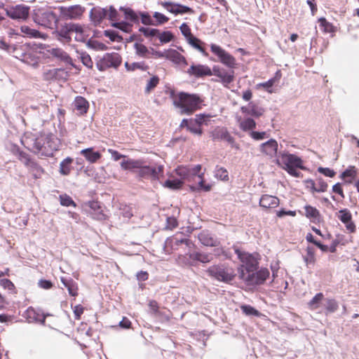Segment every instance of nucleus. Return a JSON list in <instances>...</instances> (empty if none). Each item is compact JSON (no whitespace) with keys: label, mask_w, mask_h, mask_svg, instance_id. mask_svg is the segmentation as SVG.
<instances>
[{"label":"nucleus","mask_w":359,"mask_h":359,"mask_svg":"<svg viewBox=\"0 0 359 359\" xmlns=\"http://www.w3.org/2000/svg\"><path fill=\"white\" fill-rule=\"evenodd\" d=\"M61 16L65 19L76 20L83 15L85 8L80 5H74L69 7H59Z\"/></svg>","instance_id":"obj_12"},{"label":"nucleus","mask_w":359,"mask_h":359,"mask_svg":"<svg viewBox=\"0 0 359 359\" xmlns=\"http://www.w3.org/2000/svg\"><path fill=\"white\" fill-rule=\"evenodd\" d=\"M27 315L28 318L30 319V320L41 322L42 323H45L46 317L44 316L37 314L36 313V311L32 308H29L27 310Z\"/></svg>","instance_id":"obj_45"},{"label":"nucleus","mask_w":359,"mask_h":359,"mask_svg":"<svg viewBox=\"0 0 359 359\" xmlns=\"http://www.w3.org/2000/svg\"><path fill=\"white\" fill-rule=\"evenodd\" d=\"M89 207L91 210L90 215L93 219L99 221H104L108 218L107 215L104 212V210L99 202L91 201L89 203Z\"/></svg>","instance_id":"obj_20"},{"label":"nucleus","mask_w":359,"mask_h":359,"mask_svg":"<svg viewBox=\"0 0 359 359\" xmlns=\"http://www.w3.org/2000/svg\"><path fill=\"white\" fill-rule=\"evenodd\" d=\"M74 109L79 115H84L88 112L89 103L87 100L81 96H77L74 101Z\"/></svg>","instance_id":"obj_24"},{"label":"nucleus","mask_w":359,"mask_h":359,"mask_svg":"<svg viewBox=\"0 0 359 359\" xmlns=\"http://www.w3.org/2000/svg\"><path fill=\"white\" fill-rule=\"evenodd\" d=\"M15 154L18 156L19 161H20L26 167H28L31 163L34 161L28 154L19 149H16Z\"/></svg>","instance_id":"obj_39"},{"label":"nucleus","mask_w":359,"mask_h":359,"mask_svg":"<svg viewBox=\"0 0 359 359\" xmlns=\"http://www.w3.org/2000/svg\"><path fill=\"white\" fill-rule=\"evenodd\" d=\"M276 163L293 177H299L300 172L297 169L304 168L301 158L285 151L278 154L276 158Z\"/></svg>","instance_id":"obj_3"},{"label":"nucleus","mask_w":359,"mask_h":359,"mask_svg":"<svg viewBox=\"0 0 359 359\" xmlns=\"http://www.w3.org/2000/svg\"><path fill=\"white\" fill-rule=\"evenodd\" d=\"M22 35L24 37L34 38V39H45V34L41 33L39 31L32 29L28 25H22L20 27Z\"/></svg>","instance_id":"obj_27"},{"label":"nucleus","mask_w":359,"mask_h":359,"mask_svg":"<svg viewBox=\"0 0 359 359\" xmlns=\"http://www.w3.org/2000/svg\"><path fill=\"white\" fill-rule=\"evenodd\" d=\"M306 254L304 257V262L307 265L314 264L316 262L315 250L313 247L308 246L306 248Z\"/></svg>","instance_id":"obj_46"},{"label":"nucleus","mask_w":359,"mask_h":359,"mask_svg":"<svg viewBox=\"0 0 359 359\" xmlns=\"http://www.w3.org/2000/svg\"><path fill=\"white\" fill-rule=\"evenodd\" d=\"M121 63V57L117 53H106L99 60L96 66L100 71H104L110 67H118Z\"/></svg>","instance_id":"obj_10"},{"label":"nucleus","mask_w":359,"mask_h":359,"mask_svg":"<svg viewBox=\"0 0 359 359\" xmlns=\"http://www.w3.org/2000/svg\"><path fill=\"white\" fill-rule=\"evenodd\" d=\"M325 307L327 313H331L335 312L339 309V304L334 299H327Z\"/></svg>","instance_id":"obj_48"},{"label":"nucleus","mask_w":359,"mask_h":359,"mask_svg":"<svg viewBox=\"0 0 359 359\" xmlns=\"http://www.w3.org/2000/svg\"><path fill=\"white\" fill-rule=\"evenodd\" d=\"M139 31L142 33L146 37L154 36L159 34V30L157 29L149 28V27H140Z\"/></svg>","instance_id":"obj_56"},{"label":"nucleus","mask_w":359,"mask_h":359,"mask_svg":"<svg viewBox=\"0 0 359 359\" xmlns=\"http://www.w3.org/2000/svg\"><path fill=\"white\" fill-rule=\"evenodd\" d=\"M60 280L65 287L67 289L69 295L74 297L78 296L79 286L78 284L72 278L61 277Z\"/></svg>","instance_id":"obj_25"},{"label":"nucleus","mask_w":359,"mask_h":359,"mask_svg":"<svg viewBox=\"0 0 359 359\" xmlns=\"http://www.w3.org/2000/svg\"><path fill=\"white\" fill-rule=\"evenodd\" d=\"M239 128L243 131H252L256 128V122L251 118H239Z\"/></svg>","instance_id":"obj_34"},{"label":"nucleus","mask_w":359,"mask_h":359,"mask_svg":"<svg viewBox=\"0 0 359 359\" xmlns=\"http://www.w3.org/2000/svg\"><path fill=\"white\" fill-rule=\"evenodd\" d=\"M319 27L322 32L324 34H330L334 35L337 32V27H335L332 22H330L324 17H321L318 19Z\"/></svg>","instance_id":"obj_26"},{"label":"nucleus","mask_w":359,"mask_h":359,"mask_svg":"<svg viewBox=\"0 0 359 359\" xmlns=\"http://www.w3.org/2000/svg\"><path fill=\"white\" fill-rule=\"evenodd\" d=\"M6 15L13 20H25L29 17V8L27 6L19 4L5 8Z\"/></svg>","instance_id":"obj_11"},{"label":"nucleus","mask_w":359,"mask_h":359,"mask_svg":"<svg viewBox=\"0 0 359 359\" xmlns=\"http://www.w3.org/2000/svg\"><path fill=\"white\" fill-rule=\"evenodd\" d=\"M125 66L128 70L130 71H133L137 69H140L142 70H147L148 69V66L146 65L144 62H133L132 64L126 62Z\"/></svg>","instance_id":"obj_55"},{"label":"nucleus","mask_w":359,"mask_h":359,"mask_svg":"<svg viewBox=\"0 0 359 359\" xmlns=\"http://www.w3.org/2000/svg\"><path fill=\"white\" fill-rule=\"evenodd\" d=\"M183 183L182 180H168L165 182L164 186L171 189H179L182 187Z\"/></svg>","instance_id":"obj_50"},{"label":"nucleus","mask_w":359,"mask_h":359,"mask_svg":"<svg viewBox=\"0 0 359 359\" xmlns=\"http://www.w3.org/2000/svg\"><path fill=\"white\" fill-rule=\"evenodd\" d=\"M25 147L41 156H53L55 151L60 149V140L53 134H41L39 136L32 133H25L22 138Z\"/></svg>","instance_id":"obj_1"},{"label":"nucleus","mask_w":359,"mask_h":359,"mask_svg":"<svg viewBox=\"0 0 359 359\" xmlns=\"http://www.w3.org/2000/svg\"><path fill=\"white\" fill-rule=\"evenodd\" d=\"M158 38L159 39L161 43H166L171 41L174 36L172 33L170 31H165L163 32H160L157 34Z\"/></svg>","instance_id":"obj_52"},{"label":"nucleus","mask_w":359,"mask_h":359,"mask_svg":"<svg viewBox=\"0 0 359 359\" xmlns=\"http://www.w3.org/2000/svg\"><path fill=\"white\" fill-rule=\"evenodd\" d=\"M159 81L160 79L158 76L155 75L151 77L147 82L144 93L149 94L158 85Z\"/></svg>","instance_id":"obj_42"},{"label":"nucleus","mask_w":359,"mask_h":359,"mask_svg":"<svg viewBox=\"0 0 359 359\" xmlns=\"http://www.w3.org/2000/svg\"><path fill=\"white\" fill-rule=\"evenodd\" d=\"M323 299L324 295L322 292L316 294L308 303L309 308L312 311L318 309L320 304Z\"/></svg>","instance_id":"obj_38"},{"label":"nucleus","mask_w":359,"mask_h":359,"mask_svg":"<svg viewBox=\"0 0 359 359\" xmlns=\"http://www.w3.org/2000/svg\"><path fill=\"white\" fill-rule=\"evenodd\" d=\"M198 177L200 180L198 183V189L203 190L204 191H210L212 189V185L205 183L204 173H200V175H198Z\"/></svg>","instance_id":"obj_54"},{"label":"nucleus","mask_w":359,"mask_h":359,"mask_svg":"<svg viewBox=\"0 0 359 359\" xmlns=\"http://www.w3.org/2000/svg\"><path fill=\"white\" fill-rule=\"evenodd\" d=\"M242 311L246 315H252L257 316L259 313L257 310H256L254 307L250 305H243L241 306Z\"/></svg>","instance_id":"obj_61"},{"label":"nucleus","mask_w":359,"mask_h":359,"mask_svg":"<svg viewBox=\"0 0 359 359\" xmlns=\"http://www.w3.org/2000/svg\"><path fill=\"white\" fill-rule=\"evenodd\" d=\"M357 176V170L355 166H349L346 170L341 174V178L345 181L346 183L351 184L353 180Z\"/></svg>","instance_id":"obj_35"},{"label":"nucleus","mask_w":359,"mask_h":359,"mask_svg":"<svg viewBox=\"0 0 359 359\" xmlns=\"http://www.w3.org/2000/svg\"><path fill=\"white\" fill-rule=\"evenodd\" d=\"M190 259L192 261L191 264L197 261L202 263H208L212 260V256L209 254L202 253L199 252H194L189 255Z\"/></svg>","instance_id":"obj_31"},{"label":"nucleus","mask_w":359,"mask_h":359,"mask_svg":"<svg viewBox=\"0 0 359 359\" xmlns=\"http://www.w3.org/2000/svg\"><path fill=\"white\" fill-rule=\"evenodd\" d=\"M59 199H60V204L62 206H66V207H69V206L76 207V203L67 194L60 195Z\"/></svg>","instance_id":"obj_53"},{"label":"nucleus","mask_w":359,"mask_h":359,"mask_svg":"<svg viewBox=\"0 0 359 359\" xmlns=\"http://www.w3.org/2000/svg\"><path fill=\"white\" fill-rule=\"evenodd\" d=\"M27 168L29 172L35 179H40L45 172L44 169L35 161L31 163V164Z\"/></svg>","instance_id":"obj_32"},{"label":"nucleus","mask_w":359,"mask_h":359,"mask_svg":"<svg viewBox=\"0 0 359 359\" xmlns=\"http://www.w3.org/2000/svg\"><path fill=\"white\" fill-rule=\"evenodd\" d=\"M198 238L201 241V242L205 245H207V246L215 245V240L207 233H200Z\"/></svg>","instance_id":"obj_51"},{"label":"nucleus","mask_w":359,"mask_h":359,"mask_svg":"<svg viewBox=\"0 0 359 359\" xmlns=\"http://www.w3.org/2000/svg\"><path fill=\"white\" fill-rule=\"evenodd\" d=\"M175 174L180 177V180H190L191 177V168L188 166L185 165H179L175 170Z\"/></svg>","instance_id":"obj_36"},{"label":"nucleus","mask_w":359,"mask_h":359,"mask_svg":"<svg viewBox=\"0 0 359 359\" xmlns=\"http://www.w3.org/2000/svg\"><path fill=\"white\" fill-rule=\"evenodd\" d=\"M259 206L266 212H271L280 205V199L276 196L269 194H263L259 198Z\"/></svg>","instance_id":"obj_14"},{"label":"nucleus","mask_w":359,"mask_h":359,"mask_svg":"<svg viewBox=\"0 0 359 359\" xmlns=\"http://www.w3.org/2000/svg\"><path fill=\"white\" fill-rule=\"evenodd\" d=\"M0 285L5 290L9 291L13 294H17V290L13 282L8 278H3L0 280Z\"/></svg>","instance_id":"obj_44"},{"label":"nucleus","mask_w":359,"mask_h":359,"mask_svg":"<svg viewBox=\"0 0 359 359\" xmlns=\"http://www.w3.org/2000/svg\"><path fill=\"white\" fill-rule=\"evenodd\" d=\"M270 272L268 269L262 268L255 273L248 275L244 280L250 285H257L263 284L269 277Z\"/></svg>","instance_id":"obj_13"},{"label":"nucleus","mask_w":359,"mask_h":359,"mask_svg":"<svg viewBox=\"0 0 359 359\" xmlns=\"http://www.w3.org/2000/svg\"><path fill=\"white\" fill-rule=\"evenodd\" d=\"M210 50L214 55L218 57L221 63L230 69L236 68L237 63L236 58L221 46L212 43L210 45Z\"/></svg>","instance_id":"obj_8"},{"label":"nucleus","mask_w":359,"mask_h":359,"mask_svg":"<svg viewBox=\"0 0 359 359\" xmlns=\"http://www.w3.org/2000/svg\"><path fill=\"white\" fill-rule=\"evenodd\" d=\"M81 154L90 163H96L102 156L100 152L94 151L93 148H87L81 150Z\"/></svg>","instance_id":"obj_30"},{"label":"nucleus","mask_w":359,"mask_h":359,"mask_svg":"<svg viewBox=\"0 0 359 359\" xmlns=\"http://www.w3.org/2000/svg\"><path fill=\"white\" fill-rule=\"evenodd\" d=\"M241 109L243 113L255 118L262 116L265 111L264 108L259 107L252 102L249 103L248 107H242Z\"/></svg>","instance_id":"obj_23"},{"label":"nucleus","mask_w":359,"mask_h":359,"mask_svg":"<svg viewBox=\"0 0 359 359\" xmlns=\"http://www.w3.org/2000/svg\"><path fill=\"white\" fill-rule=\"evenodd\" d=\"M171 98L173 105L182 114L191 115L201 109L203 97L198 94L186 92L172 93Z\"/></svg>","instance_id":"obj_2"},{"label":"nucleus","mask_w":359,"mask_h":359,"mask_svg":"<svg viewBox=\"0 0 359 359\" xmlns=\"http://www.w3.org/2000/svg\"><path fill=\"white\" fill-rule=\"evenodd\" d=\"M180 29L187 41L188 40V39H190L194 36L191 33V28L185 22L181 25V26L180 27Z\"/></svg>","instance_id":"obj_57"},{"label":"nucleus","mask_w":359,"mask_h":359,"mask_svg":"<svg viewBox=\"0 0 359 359\" xmlns=\"http://www.w3.org/2000/svg\"><path fill=\"white\" fill-rule=\"evenodd\" d=\"M210 118L209 115H205L203 114H200L196 115V117L194 120V125H198V127H201V126L205 123L208 119Z\"/></svg>","instance_id":"obj_62"},{"label":"nucleus","mask_w":359,"mask_h":359,"mask_svg":"<svg viewBox=\"0 0 359 359\" xmlns=\"http://www.w3.org/2000/svg\"><path fill=\"white\" fill-rule=\"evenodd\" d=\"M304 212L299 211V212L308 218L313 223L319 222L321 219V214L320 211L315 207L311 205H306L304 207Z\"/></svg>","instance_id":"obj_19"},{"label":"nucleus","mask_w":359,"mask_h":359,"mask_svg":"<svg viewBox=\"0 0 359 359\" xmlns=\"http://www.w3.org/2000/svg\"><path fill=\"white\" fill-rule=\"evenodd\" d=\"M282 77V73L280 70H278L274 76L269 80H268L266 82L260 83L257 85V88H263L269 93H274V90H273L272 87L274 84L279 82Z\"/></svg>","instance_id":"obj_21"},{"label":"nucleus","mask_w":359,"mask_h":359,"mask_svg":"<svg viewBox=\"0 0 359 359\" xmlns=\"http://www.w3.org/2000/svg\"><path fill=\"white\" fill-rule=\"evenodd\" d=\"M278 147V144L277 141L273 139H271L260 145V151L264 155L270 158L273 157L277 158Z\"/></svg>","instance_id":"obj_18"},{"label":"nucleus","mask_w":359,"mask_h":359,"mask_svg":"<svg viewBox=\"0 0 359 359\" xmlns=\"http://www.w3.org/2000/svg\"><path fill=\"white\" fill-rule=\"evenodd\" d=\"M161 5L168 11L175 15L184 13L193 14L194 13V11L190 7L170 1L161 2Z\"/></svg>","instance_id":"obj_15"},{"label":"nucleus","mask_w":359,"mask_h":359,"mask_svg":"<svg viewBox=\"0 0 359 359\" xmlns=\"http://www.w3.org/2000/svg\"><path fill=\"white\" fill-rule=\"evenodd\" d=\"M73 311L74 314V318L77 320H81V315L84 312V307L81 304L76 305L73 309Z\"/></svg>","instance_id":"obj_64"},{"label":"nucleus","mask_w":359,"mask_h":359,"mask_svg":"<svg viewBox=\"0 0 359 359\" xmlns=\"http://www.w3.org/2000/svg\"><path fill=\"white\" fill-rule=\"evenodd\" d=\"M163 165L153 164L151 165H146L142 159L138 170L135 171L137 176L142 180H158L159 177L163 173Z\"/></svg>","instance_id":"obj_6"},{"label":"nucleus","mask_w":359,"mask_h":359,"mask_svg":"<svg viewBox=\"0 0 359 359\" xmlns=\"http://www.w3.org/2000/svg\"><path fill=\"white\" fill-rule=\"evenodd\" d=\"M142 159L128 158L121 162V167L124 170H130L135 172L138 170Z\"/></svg>","instance_id":"obj_29"},{"label":"nucleus","mask_w":359,"mask_h":359,"mask_svg":"<svg viewBox=\"0 0 359 359\" xmlns=\"http://www.w3.org/2000/svg\"><path fill=\"white\" fill-rule=\"evenodd\" d=\"M90 17L95 22L100 23L107 17V9L100 7H94L90 11Z\"/></svg>","instance_id":"obj_28"},{"label":"nucleus","mask_w":359,"mask_h":359,"mask_svg":"<svg viewBox=\"0 0 359 359\" xmlns=\"http://www.w3.org/2000/svg\"><path fill=\"white\" fill-rule=\"evenodd\" d=\"M215 176L217 179L227 182L229 180V172L227 170L223 167L216 166L215 170Z\"/></svg>","instance_id":"obj_43"},{"label":"nucleus","mask_w":359,"mask_h":359,"mask_svg":"<svg viewBox=\"0 0 359 359\" xmlns=\"http://www.w3.org/2000/svg\"><path fill=\"white\" fill-rule=\"evenodd\" d=\"M32 18L37 25L51 29L56 27L58 22V18L54 12L43 8L35 9Z\"/></svg>","instance_id":"obj_5"},{"label":"nucleus","mask_w":359,"mask_h":359,"mask_svg":"<svg viewBox=\"0 0 359 359\" xmlns=\"http://www.w3.org/2000/svg\"><path fill=\"white\" fill-rule=\"evenodd\" d=\"M73 158L71 157H67L60 164V173L62 175H68L70 174L73 163Z\"/></svg>","instance_id":"obj_37"},{"label":"nucleus","mask_w":359,"mask_h":359,"mask_svg":"<svg viewBox=\"0 0 359 359\" xmlns=\"http://www.w3.org/2000/svg\"><path fill=\"white\" fill-rule=\"evenodd\" d=\"M212 75H214L217 78L215 81L220 82L226 88H229L230 83H231L235 79V72L233 69L226 70L219 66H214L212 69Z\"/></svg>","instance_id":"obj_9"},{"label":"nucleus","mask_w":359,"mask_h":359,"mask_svg":"<svg viewBox=\"0 0 359 359\" xmlns=\"http://www.w3.org/2000/svg\"><path fill=\"white\" fill-rule=\"evenodd\" d=\"M107 18L113 22H116L118 20V13L114 6H109V9L107 10Z\"/></svg>","instance_id":"obj_60"},{"label":"nucleus","mask_w":359,"mask_h":359,"mask_svg":"<svg viewBox=\"0 0 359 359\" xmlns=\"http://www.w3.org/2000/svg\"><path fill=\"white\" fill-rule=\"evenodd\" d=\"M206 273L211 278L223 283H230L236 277L234 269L228 264H219L210 266Z\"/></svg>","instance_id":"obj_4"},{"label":"nucleus","mask_w":359,"mask_h":359,"mask_svg":"<svg viewBox=\"0 0 359 359\" xmlns=\"http://www.w3.org/2000/svg\"><path fill=\"white\" fill-rule=\"evenodd\" d=\"M165 58L172 61L176 65H187L186 58L180 53L175 49L166 50Z\"/></svg>","instance_id":"obj_22"},{"label":"nucleus","mask_w":359,"mask_h":359,"mask_svg":"<svg viewBox=\"0 0 359 359\" xmlns=\"http://www.w3.org/2000/svg\"><path fill=\"white\" fill-rule=\"evenodd\" d=\"M15 154L18 156L19 161H20L26 167H28L31 163L34 161L28 154L19 149H16Z\"/></svg>","instance_id":"obj_40"},{"label":"nucleus","mask_w":359,"mask_h":359,"mask_svg":"<svg viewBox=\"0 0 359 359\" xmlns=\"http://www.w3.org/2000/svg\"><path fill=\"white\" fill-rule=\"evenodd\" d=\"M81 60L82 63L88 68L92 69L93 66V62L90 56L86 53H82L81 54Z\"/></svg>","instance_id":"obj_59"},{"label":"nucleus","mask_w":359,"mask_h":359,"mask_svg":"<svg viewBox=\"0 0 359 359\" xmlns=\"http://www.w3.org/2000/svg\"><path fill=\"white\" fill-rule=\"evenodd\" d=\"M57 35L61 38L65 39L67 42L70 41L72 37L71 30L69 29V25L67 24L62 27L59 31H57Z\"/></svg>","instance_id":"obj_47"},{"label":"nucleus","mask_w":359,"mask_h":359,"mask_svg":"<svg viewBox=\"0 0 359 359\" xmlns=\"http://www.w3.org/2000/svg\"><path fill=\"white\" fill-rule=\"evenodd\" d=\"M121 10L124 11L126 19L134 22L137 20V15L132 9L121 8Z\"/></svg>","instance_id":"obj_63"},{"label":"nucleus","mask_w":359,"mask_h":359,"mask_svg":"<svg viewBox=\"0 0 359 359\" xmlns=\"http://www.w3.org/2000/svg\"><path fill=\"white\" fill-rule=\"evenodd\" d=\"M50 53L53 56L65 62H69L71 60L69 55L61 48H53Z\"/></svg>","instance_id":"obj_41"},{"label":"nucleus","mask_w":359,"mask_h":359,"mask_svg":"<svg viewBox=\"0 0 359 359\" xmlns=\"http://www.w3.org/2000/svg\"><path fill=\"white\" fill-rule=\"evenodd\" d=\"M135 49L136 53L141 57H146L149 50L146 46L142 43H135Z\"/></svg>","instance_id":"obj_58"},{"label":"nucleus","mask_w":359,"mask_h":359,"mask_svg":"<svg viewBox=\"0 0 359 359\" xmlns=\"http://www.w3.org/2000/svg\"><path fill=\"white\" fill-rule=\"evenodd\" d=\"M119 210L121 215L126 219H130L133 216V208L126 204H121Z\"/></svg>","instance_id":"obj_49"},{"label":"nucleus","mask_w":359,"mask_h":359,"mask_svg":"<svg viewBox=\"0 0 359 359\" xmlns=\"http://www.w3.org/2000/svg\"><path fill=\"white\" fill-rule=\"evenodd\" d=\"M187 72L189 75L196 78L212 76V69L205 65H192Z\"/></svg>","instance_id":"obj_17"},{"label":"nucleus","mask_w":359,"mask_h":359,"mask_svg":"<svg viewBox=\"0 0 359 359\" xmlns=\"http://www.w3.org/2000/svg\"><path fill=\"white\" fill-rule=\"evenodd\" d=\"M337 217L345 224L348 233H354L356 231L355 225L352 221L351 213L348 209L340 210L337 212Z\"/></svg>","instance_id":"obj_16"},{"label":"nucleus","mask_w":359,"mask_h":359,"mask_svg":"<svg viewBox=\"0 0 359 359\" xmlns=\"http://www.w3.org/2000/svg\"><path fill=\"white\" fill-rule=\"evenodd\" d=\"M187 41L191 46L198 50L204 56L208 55V53L205 51V49L204 48L205 43L202 41L201 39L193 36L191 38L188 39Z\"/></svg>","instance_id":"obj_33"},{"label":"nucleus","mask_w":359,"mask_h":359,"mask_svg":"<svg viewBox=\"0 0 359 359\" xmlns=\"http://www.w3.org/2000/svg\"><path fill=\"white\" fill-rule=\"evenodd\" d=\"M234 251L248 272H253L257 269L259 264L258 254H250L238 248H235Z\"/></svg>","instance_id":"obj_7"}]
</instances>
